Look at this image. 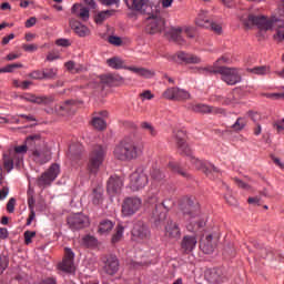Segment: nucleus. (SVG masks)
<instances>
[{
  "label": "nucleus",
  "instance_id": "41",
  "mask_svg": "<svg viewBox=\"0 0 284 284\" xmlns=\"http://www.w3.org/2000/svg\"><path fill=\"white\" fill-rule=\"evenodd\" d=\"M92 125L93 128H95V130H105L108 124L105 123V120H103V118L95 116L92 120Z\"/></svg>",
  "mask_w": 284,
  "mask_h": 284
},
{
  "label": "nucleus",
  "instance_id": "6",
  "mask_svg": "<svg viewBox=\"0 0 284 284\" xmlns=\"http://www.w3.org/2000/svg\"><path fill=\"white\" fill-rule=\"evenodd\" d=\"M148 183H150V179L148 178V169H145V166H138L130 175L131 190H133V192H139V190H143Z\"/></svg>",
  "mask_w": 284,
  "mask_h": 284
},
{
  "label": "nucleus",
  "instance_id": "17",
  "mask_svg": "<svg viewBox=\"0 0 284 284\" xmlns=\"http://www.w3.org/2000/svg\"><path fill=\"white\" fill-rule=\"evenodd\" d=\"M165 27V22L161 17L152 16L148 18V26L146 30L149 34H156L159 32L163 31V28Z\"/></svg>",
  "mask_w": 284,
  "mask_h": 284
},
{
  "label": "nucleus",
  "instance_id": "26",
  "mask_svg": "<svg viewBox=\"0 0 284 284\" xmlns=\"http://www.w3.org/2000/svg\"><path fill=\"white\" fill-rule=\"evenodd\" d=\"M24 100L29 101V103H37L38 105H50V103H54V97H37L33 94L24 95Z\"/></svg>",
  "mask_w": 284,
  "mask_h": 284
},
{
  "label": "nucleus",
  "instance_id": "1",
  "mask_svg": "<svg viewBox=\"0 0 284 284\" xmlns=\"http://www.w3.org/2000/svg\"><path fill=\"white\" fill-rule=\"evenodd\" d=\"M239 19L248 30H252L254 26L261 32L274 30V41H277V43L284 41V21L276 17L267 18V16L261 13V8L256 6H252L247 11L240 14Z\"/></svg>",
  "mask_w": 284,
  "mask_h": 284
},
{
  "label": "nucleus",
  "instance_id": "56",
  "mask_svg": "<svg viewBox=\"0 0 284 284\" xmlns=\"http://www.w3.org/2000/svg\"><path fill=\"white\" fill-rule=\"evenodd\" d=\"M22 49L26 52H37V50H39V45H37V44H23Z\"/></svg>",
  "mask_w": 284,
  "mask_h": 284
},
{
  "label": "nucleus",
  "instance_id": "27",
  "mask_svg": "<svg viewBox=\"0 0 284 284\" xmlns=\"http://www.w3.org/2000/svg\"><path fill=\"white\" fill-rule=\"evenodd\" d=\"M71 13L75 14V17L81 18L82 21H89L90 20V9L87 7H83L82 4L75 3L71 8Z\"/></svg>",
  "mask_w": 284,
  "mask_h": 284
},
{
  "label": "nucleus",
  "instance_id": "40",
  "mask_svg": "<svg viewBox=\"0 0 284 284\" xmlns=\"http://www.w3.org/2000/svg\"><path fill=\"white\" fill-rule=\"evenodd\" d=\"M141 128L144 130V132H146V134H150V136H156V134H159L156 128H154V125H152L150 122H142Z\"/></svg>",
  "mask_w": 284,
  "mask_h": 284
},
{
  "label": "nucleus",
  "instance_id": "50",
  "mask_svg": "<svg viewBox=\"0 0 284 284\" xmlns=\"http://www.w3.org/2000/svg\"><path fill=\"white\" fill-rule=\"evenodd\" d=\"M18 68H23V64L22 63L8 64L3 67V71L4 73L14 72V70H17Z\"/></svg>",
  "mask_w": 284,
  "mask_h": 284
},
{
  "label": "nucleus",
  "instance_id": "23",
  "mask_svg": "<svg viewBox=\"0 0 284 284\" xmlns=\"http://www.w3.org/2000/svg\"><path fill=\"white\" fill-rule=\"evenodd\" d=\"M165 236L174 241L181 239V229L176 222L170 220L165 226Z\"/></svg>",
  "mask_w": 284,
  "mask_h": 284
},
{
  "label": "nucleus",
  "instance_id": "16",
  "mask_svg": "<svg viewBox=\"0 0 284 284\" xmlns=\"http://www.w3.org/2000/svg\"><path fill=\"white\" fill-rule=\"evenodd\" d=\"M204 278L211 284L223 283L225 281V273L221 268H207L204 273Z\"/></svg>",
  "mask_w": 284,
  "mask_h": 284
},
{
  "label": "nucleus",
  "instance_id": "37",
  "mask_svg": "<svg viewBox=\"0 0 284 284\" xmlns=\"http://www.w3.org/2000/svg\"><path fill=\"white\" fill-rule=\"evenodd\" d=\"M125 232V226L123 224H119L115 227V233L112 235L111 243L115 245V243H119L121 239H123V234Z\"/></svg>",
  "mask_w": 284,
  "mask_h": 284
},
{
  "label": "nucleus",
  "instance_id": "44",
  "mask_svg": "<svg viewBox=\"0 0 284 284\" xmlns=\"http://www.w3.org/2000/svg\"><path fill=\"white\" fill-rule=\"evenodd\" d=\"M82 243L84 245H87V247H92L94 245H97V237L92 236V235H85L83 239H82Z\"/></svg>",
  "mask_w": 284,
  "mask_h": 284
},
{
  "label": "nucleus",
  "instance_id": "30",
  "mask_svg": "<svg viewBox=\"0 0 284 284\" xmlns=\"http://www.w3.org/2000/svg\"><path fill=\"white\" fill-rule=\"evenodd\" d=\"M176 57L180 61H183L184 63H201V58L192 53L180 51L176 53Z\"/></svg>",
  "mask_w": 284,
  "mask_h": 284
},
{
  "label": "nucleus",
  "instance_id": "58",
  "mask_svg": "<svg viewBox=\"0 0 284 284\" xmlns=\"http://www.w3.org/2000/svg\"><path fill=\"white\" fill-rule=\"evenodd\" d=\"M209 28L216 32V34H221V32H223V28L221 27V24L215 22H211V26Z\"/></svg>",
  "mask_w": 284,
  "mask_h": 284
},
{
  "label": "nucleus",
  "instance_id": "2",
  "mask_svg": "<svg viewBox=\"0 0 284 284\" xmlns=\"http://www.w3.org/2000/svg\"><path fill=\"white\" fill-rule=\"evenodd\" d=\"M141 154H143V145L130 139L122 140L113 149V156L118 161H134Z\"/></svg>",
  "mask_w": 284,
  "mask_h": 284
},
{
  "label": "nucleus",
  "instance_id": "62",
  "mask_svg": "<svg viewBox=\"0 0 284 284\" xmlns=\"http://www.w3.org/2000/svg\"><path fill=\"white\" fill-rule=\"evenodd\" d=\"M57 45H60L61 48H68L70 45V40L68 39H59L57 40Z\"/></svg>",
  "mask_w": 284,
  "mask_h": 284
},
{
  "label": "nucleus",
  "instance_id": "49",
  "mask_svg": "<svg viewBox=\"0 0 284 284\" xmlns=\"http://www.w3.org/2000/svg\"><path fill=\"white\" fill-rule=\"evenodd\" d=\"M245 128V122H243V118H239L234 124H232V129L236 132H240V130H243Z\"/></svg>",
  "mask_w": 284,
  "mask_h": 284
},
{
  "label": "nucleus",
  "instance_id": "5",
  "mask_svg": "<svg viewBox=\"0 0 284 284\" xmlns=\"http://www.w3.org/2000/svg\"><path fill=\"white\" fill-rule=\"evenodd\" d=\"M174 140L180 152H182V154H185V156L189 158V161L192 163V165H194L196 170H203V171L206 170L207 163L192 155V149L190 148V145H187V143H185V140L183 139V131H179L174 135Z\"/></svg>",
  "mask_w": 284,
  "mask_h": 284
},
{
  "label": "nucleus",
  "instance_id": "19",
  "mask_svg": "<svg viewBox=\"0 0 284 284\" xmlns=\"http://www.w3.org/2000/svg\"><path fill=\"white\" fill-rule=\"evenodd\" d=\"M30 152L33 161L40 165L48 163L52 159V153L48 149H33Z\"/></svg>",
  "mask_w": 284,
  "mask_h": 284
},
{
  "label": "nucleus",
  "instance_id": "33",
  "mask_svg": "<svg viewBox=\"0 0 284 284\" xmlns=\"http://www.w3.org/2000/svg\"><path fill=\"white\" fill-rule=\"evenodd\" d=\"M106 64L109 68H112L113 70H125V61L119 57H113L106 60Z\"/></svg>",
  "mask_w": 284,
  "mask_h": 284
},
{
  "label": "nucleus",
  "instance_id": "46",
  "mask_svg": "<svg viewBox=\"0 0 284 284\" xmlns=\"http://www.w3.org/2000/svg\"><path fill=\"white\" fill-rule=\"evenodd\" d=\"M151 178L153 179V181H163V179H165V174H163L161 170L155 169L152 171Z\"/></svg>",
  "mask_w": 284,
  "mask_h": 284
},
{
  "label": "nucleus",
  "instance_id": "25",
  "mask_svg": "<svg viewBox=\"0 0 284 284\" xmlns=\"http://www.w3.org/2000/svg\"><path fill=\"white\" fill-rule=\"evenodd\" d=\"M121 187H123V180L116 175H112L106 184L109 194H116L118 192H121Z\"/></svg>",
  "mask_w": 284,
  "mask_h": 284
},
{
  "label": "nucleus",
  "instance_id": "51",
  "mask_svg": "<svg viewBox=\"0 0 284 284\" xmlns=\"http://www.w3.org/2000/svg\"><path fill=\"white\" fill-rule=\"evenodd\" d=\"M109 12L110 11H102V12L98 13L95 17V23H98V26H101V23H103L104 19H106Z\"/></svg>",
  "mask_w": 284,
  "mask_h": 284
},
{
  "label": "nucleus",
  "instance_id": "57",
  "mask_svg": "<svg viewBox=\"0 0 284 284\" xmlns=\"http://www.w3.org/2000/svg\"><path fill=\"white\" fill-rule=\"evenodd\" d=\"M17 204V200H14L13 197H11L7 204V210L10 214H12V212H14V205Z\"/></svg>",
  "mask_w": 284,
  "mask_h": 284
},
{
  "label": "nucleus",
  "instance_id": "14",
  "mask_svg": "<svg viewBox=\"0 0 284 284\" xmlns=\"http://www.w3.org/2000/svg\"><path fill=\"white\" fill-rule=\"evenodd\" d=\"M131 234L133 241H138V243H141L150 239V229L143 222H138L134 224Z\"/></svg>",
  "mask_w": 284,
  "mask_h": 284
},
{
  "label": "nucleus",
  "instance_id": "53",
  "mask_svg": "<svg viewBox=\"0 0 284 284\" xmlns=\"http://www.w3.org/2000/svg\"><path fill=\"white\" fill-rule=\"evenodd\" d=\"M29 77L31 79H36V80H43L44 79V74H43V70L40 71V70H36V71H32Z\"/></svg>",
  "mask_w": 284,
  "mask_h": 284
},
{
  "label": "nucleus",
  "instance_id": "28",
  "mask_svg": "<svg viewBox=\"0 0 284 284\" xmlns=\"http://www.w3.org/2000/svg\"><path fill=\"white\" fill-rule=\"evenodd\" d=\"M196 243H199L196 240V235H186L182 240V250H184L186 254H190V252H192L196 247Z\"/></svg>",
  "mask_w": 284,
  "mask_h": 284
},
{
  "label": "nucleus",
  "instance_id": "12",
  "mask_svg": "<svg viewBox=\"0 0 284 284\" xmlns=\"http://www.w3.org/2000/svg\"><path fill=\"white\" fill-rule=\"evenodd\" d=\"M79 108V104L75 101L68 100L64 103H60L55 105L54 109L50 108L47 109L48 114H61L62 116H65V114H74L77 112V109Z\"/></svg>",
  "mask_w": 284,
  "mask_h": 284
},
{
  "label": "nucleus",
  "instance_id": "11",
  "mask_svg": "<svg viewBox=\"0 0 284 284\" xmlns=\"http://www.w3.org/2000/svg\"><path fill=\"white\" fill-rule=\"evenodd\" d=\"M60 172L61 166H59V164H52L49 170L42 173V175L37 180V185L43 189L52 185V183L57 181V176H59Z\"/></svg>",
  "mask_w": 284,
  "mask_h": 284
},
{
  "label": "nucleus",
  "instance_id": "59",
  "mask_svg": "<svg viewBox=\"0 0 284 284\" xmlns=\"http://www.w3.org/2000/svg\"><path fill=\"white\" fill-rule=\"evenodd\" d=\"M141 97L143 101H151V99H154V94H152L151 91H144L141 93Z\"/></svg>",
  "mask_w": 284,
  "mask_h": 284
},
{
  "label": "nucleus",
  "instance_id": "63",
  "mask_svg": "<svg viewBox=\"0 0 284 284\" xmlns=\"http://www.w3.org/2000/svg\"><path fill=\"white\" fill-rule=\"evenodd\" d=\"M8 194H10V189L2 187L0 190V201H3V199H6L8 196Z\"/></svg>",
  "mask_w": 284,
  "mask_h": 284
},
{
  "label": "nucleus",
  "instance_id": "48",
  "mask_svg": "<svg viewBox=\"0 0 284 284\" xmlns=\"http://www.w3.org/2000/svg\"><path fill=\"white\" fill-rule=\"evenodd\" d=\"M169 168H171V170H173V172H178V174H181L182 176H187V173L181 171V166H179V164H176V162H170Z\"/></svg>",
  "mask_w": 284,
  "mask_h": 284
},
{
  "label": "nucleus",
  "instance_id": "8",
  "mask_svg": "<svg viewBox=\"0 0 284 284\" xmlns=\"http://www.w3.org/2000/svg\"><path fill=\"white\" fill-rule=\"evenodd\" d=\"M103 161H105V148L99 145L93 149L89 156L88 170L90 174H98Z\"/></svg>",
  "mask_w": 284,
  "mask_h": 284
},
{
  "label": "nucleus",
  "instance_id": "21",
  "mask_svg": "<svg viewBox=\"0 0 284 284\" xmlns=\"http://www.w3.org/2000/svg\"><path fill=\"white\" fill-rule=\"evenodd\" d=\"M69 26L78 37H90V28H88L85 24L81 23L79 20L71 19L69 21Z\"/></svg>",
  "mask_w": 284,
  "mask_h": 284
},
{
  "label": "nucleus",
  "instance_id": "24",
  "mask_svg": "<svg viewBox=\"0 0 284 284\" xmlns=\"http://www.w3.org/2000/svg\"><path fill=\"white\" fill-rule=\"evenodd\" d=\"M172 34H175L174 39H176L178 41H183L182 34H186L189 39H194L196 37V31H194L190 27H179L172 29Z\"/></svg>",
  "mask_w": 284,
  "mask_h": 284
},
{
  "label": "nucleus",
  "instance_id": "7",
  "mask_svg": "<svg viewBox=\"0 0 284 284\" xmlns=\"http://www.w3.org/2000/svg\"><path fill=\"white\" fill-rule=\"evenodd\" d=\"M203 71L219 72V74H221L222 81H224V83H226L227 85H236V83H241V81H243V78H241V73H239V70L234 68L221 67L217 71L204 68Z\"/></svg>",
  "mask_w": 284,
  "mask_h": 284
},
{
  "label": "nucleus",
  "instance_id": "34",
  "mask_svg": "<svg viewBox=\"0 0 284 284\" xmlns=\"http://www.w3.org/2000/svg\"><path fill=\"white\" fill-rule=\"evenodd\" d=\"M112 230H114V222L110 220H103L100 222L98 232L99 234L105 235V234H110Z\"/></svg>",
  "mask_w": 284,
  "mask_h": 284
},
{
  "label": "nucleus",
  "instance_id": "42",
  "mask_svg": "<svg viewBox=\"0 0 284 284\" xmlns=\"http://www.w3.org/2000/svg\"><path fill=\"white\" fill-rule=\"evenodd\" d=\"M59 70L57 68H47L43 69L44 79L50 80L57 77Z\"/></svg>",
  "mask_w": 284,
  "mask_h": 284
},
{
  "label": "nucleus",
  "instance_id": "20",
  "mask_svg": "<svg viewBox=\"0 0 284 284\" xmlns=\"http://www.w3.org/2000/svg\"><path fill=\"white\" fill-rule=\"evenodd\" d=\"M99 81L110 88H116L123 83V77L116 74H104L99 77Z\"/></svg>",
  "mask_w": 284,
  "mask_h": 284
},
{
  "label": "nucleus",
  "instance_id": "15",
  "mask_svg": "<svg viewBox=\"0 0 284 284\" xmlns=\"http://www.w3.org/2000/svg\"><path fill=\"white\" fill-rule=\"evenodd\" d=\"M68 225L71 230H82V227L90 225V217L83 213H74L68 217Z\"/></svg>",
  "mask_w": 284,
  "mask_h": 284
},
{
  "label": "nucleus",
  "instance_id": "61",
  "mask_svg": "<svg viewBox=\"0 0 284 284\" xmlns=\"http://www.w3.org/2000/svg\"><path fill=\"white\" fill-rule=\"evenodd\" d=\"M26 28H32L34 26H37V18L31 17L29 18L26 23H24Z\"/></svg>",
  "mask_w": 284,
  "mask_h": 284
},
{
  "label": "nucleus",
  "instance_id": "39",
  "mask_svg": "<svg viewBox=\"0 0 284 284\" xmlns=\"http://www.w3.org/2000/svg\"><path fill=\"white\" fill-rule=\"evenodd\" d=\"M64 65H65L67 70H69V72H72L73 74L83 72V70H85V68H83V65L77 64V63H74V61H69Z\"/></svg>",
  "mask_w": 284,
  "mask_h": 284
},
{
  "label": "nucleus",
  "instance_id": "38",
  "mask_svg": "<svg viewBox=\"0 0 284 284\" xmlns=\"http://www.w3.org/2000/svg\"><path fill=\"white\" fill-rule=\"evenodd\" d=\"M247 72H251V74H257L258 77H265V74H270V67L262 65V67H255L247 69Z\"/></svg>",
  "mask_w": 284,
  "mask_h": 284
},
{
  "label": "nucleus",
  "instance_id": "60",
  "mask_svg": "<svg viewBox=\"0 0 284 284\" xmlns=\"http://www.w3.org/2000/svg\"><path fill=\"white\" fill-rule=\"evenodd\" d=\"M274 128H276L277 132H284V118L275 122Z\"/></svg>",
  "mask_w": 284,
  "mask_h": 284
},
{
  "label": "nucleus",
  "instance_id": "22",
  "mask_svg": "<svg viewBox=\"0 0 284 284\" xmlns=\"http://www.w3.org/2000/svg\"><path fill=\"white\" fill-rule=\"evenodd\" d=\"M103 270L109 276H114L119 272V258L114 255L106 257Z\"/></svg>",
  "mask_w": 284,
  "mask_h": 284
},
{
  "label": "nucleus",
  "instance_id": "9",
  "mask_svg": "<svg viewBox=\"0 0 284 284\" xmlns=\"http://www.w3.org/2000/svg\"><path fill=\"white\" fill-rule=\"evenodd\" d=\"M143 205V201L141 197L131 196L124 199L122 203V216L124 219H130V216H134L139 210H141Z\"/></svg>",
  "mask_w": 284,
  "mask_h": 284
},
{
  "label": "nucleus",
  "instance_id": "52",
  "mask_svg": "<svg viewBox=\"0 0 284 284\" xmlns=\"http://www.w3.org/2000/svg\"><path fill=\"white\" fill-rule=\"evenodd\" d=\"M162 206L164 207V210H166L165 212H170V210H172V207H174V200L172 199H166L162 202Z\"/></svg>",
  "mask_w": 284,
  "mask_h": 284
},
{
  "label": "nucleus",
  "instance_id": "43",
  "mask_svg": "<svg viewBox=\"0 0 284 284\" xmlns=\"http://www.w3.org/2000/svg\"><path fill=\"white\" fill-rule=\"evenodd\" d=\"M194 112H201L202 114H207V112H212V108L206 104H195L193 106Z\"/></svg>",
  "mask_w": 284,
  "mask_h": 284
},
{
  "label": "nucleus",
  "instance_id": "55",
  "mask_svg": "<svg viewBox=\"0 0 284 284\" xmlns=\"http://www.w3.org/2000/svg\"><path fill=\"white\" fill-rule=\"evenodd\" d=\"M109 43H111L112 45H121V43H123V41L121 40V38L116 37V36H111L108 38Z\"/></svg>",
  "mask_w": 284,
  "mask_h": 284
},
{
  "label": "nucleus",
  "instance_id": "3",
  "mask_svg": "<svg viewBox=\"0 0 284 284\" xmlns=\"http://www.w3.org/2000/svg\"><path fill=\"white\" fill-rule=\"evenodd\" d=\"M180 210L184 216V219L190 223L186 225V229L189 232H196V230H201V227H205V222L201 220V216H199V210L192 205V203L186 202L180 204ZM192 225L194 227H192Z\"/></svg>",
  "mask_w": 284,
  "mask_h": 284
},
{
  "label": "nucleus",
  "instance_id": "32",
  "mask_svg": "<svg viewBox=\"0 0 284 284\" xmlns=\"http://www.w3.org/2000/svg\"><path fill=\"white\" fill-rule=\"evenodd\" d=\"M195 23L199 28H210L212 26V21L207 18V11L201 10L195 19Z\"/></svg>",
  "mask_w": 284,
  "mask_h": 284
},
{
  "label": "nucleus",
  "instance_id": "4",
  "mask_svg": "<svg viewBox=\"0 0 284 284\" xmlns=\"http://www.w3.org/2000/svg\"><path fill=\"white\" fill-rule=\"evenodd\" d=\"M146 203H149V205H155V210L152 214V219L155 225L165 223V220L168 219V212H163L161 210V204H156L159 203V186H155L154 182H152L151 187L146 193Z\"/></svg>",
  "mask_w": 284,
  "mask_h": 284
},
{
  "label": "nucleus",
  "instance_id": "47",
  "mask_svg": "<svg viewBox=\"0 0 284 284\" xmlns=\"http://www.w3.org/2000/svg\"><path fill=\"white\" fill-rule=\"evenodd\" d=\"M37 236V232L34 231H26L24 232V243L26 245H30L32 243V239Z\"/></svg>",
  "mask_w": 284,
  "mask_h": 284
},
{
  "label": "nucleus",
  "instance_id": "31",
  "mask_svg": "<svg viewBox=\"0 0 284 284\" xmlns=\"http://www.w3.org/2000/svg\"><path fill=\"white\" fill-rule=\"evenodd\" d=\"M212 241V235H206L204 240H201L200 250H202L204 254H212V252H214V243Z\"/></svg>",
  "mask_w": 284,
  "mask_h": 284
},
{
  "label": "nucleus",
  "instance_id": "18",
  "mask_svg": "<svg viewBox=\"0 0 284 284\" xmlns=\"http://www.w3.org/2000/svg\"><path fill=\"white\" fill-rule=\"evenodd\" d=\"M59 268L69 274L74 272V252H72V248H65V255L62 263L59 264Z\"/></svg>",
  "mask_w": 284,
  "mask_h": 284
},
{
  "label": "nucleus",
  "instance_id": "13",
  "mask_svg": "<svg viewBox=\"0 0 284 284\" xmlns=\"http://www.w3.org/2000/svg\"><path fill=\"white\" fill-rule=\"evenodd\" d=\"M163 97L169 101H187L192 95L185 89L169 88L163 92Z\"/></svg>",
  "mask_w": 284,
  "mask_h": 284
},
{
  "label": "nucleus",
  "instance_id": "35",
  "mask_svg": "<svg viewBox=\"0 0 284 284\" xmlns=\"http://www.w3.org/2000/svg\"><path fill=\"white\" fill-rule=\"evenodd\" d=\"M14 166H17V159H14V155L12 153L4 154L3 155V168L7 170V172H10L11 170H14Z\"/></svg>",
  "mask_w": 284,
  "mask_h": 284
},
{
  "label": "nucleus",
  "instance_id": "29",
  "mask_svg": "<svg viewBox=\"0 0 284 284\" xmlns=\"http://www.w3.org/2000/svg\"><path fill=\"white\" fill-rule=\"evenodd\" d=\"M103 186L98 185L93 189L92 193L90 194L89 199L93 205H101L103 203Z\"/></svg>",
  "mask_w": 284,
  "mask_h": 284
},
{
  "label": "nucleus",
  "instance_id": "64",
  "mask_svg": "<svg viewBox=\"0 0 284 284\" xmlns=\"http://www.w3.org/2000/svg\"><path fill=\"white\" fill-rule=\"evenodd\" d=\"M226 203H229V205H239V201L232 195L226 196Z\"/></svg>",
  "mask_w": 284,
  "mask_h": 284
},
{
  "label": "nucleus",
  "instance_id": "36",
  "mask_svg": "<svg viewBox=\"0 0 284 284\" xmlns=\"http://www.w3.org/2000/svg\"><path fill=\"white\" fill-rule=\"evenodd\" d=\"M150 0H132V7L133 10H136L138 12H143L145 14V12H148V8Z\"/></svg>",
  "mask_w": 284,
  "mask_h": 284
},
{
  "label": "nucleus",
  "instance_id": "10",
  "mask_svg": "<svg viewBox=\"0 0 284 284\" xmlns=\"http://www.w3.org/2000/svg\"><path fill=\"white\" fill-rule=\"evenodd\" d=\"M41 139L40 135H31L29 138H27V141L24 144L14 146L13 149V153H11L13 155V159H16V168H21V165H23V156H26V154H28V148H30V145H32L33 141H39Z\"/></svg>",
  "mask_w": 284,
  "mask_h": 284
},
{
  "label": "nucleus",
  "instance_id": "45",
  "mask_svg": "<svg viewBox=\"0 0 284 284\" xmlns=\"http://www.w3.org/2000/svg\"><path fill=\"white\" fill-rule=\"evenodd\" d=\"M154 74H155L154 71L150 69L140 68V73L138 74V77H143V79H152Z\"/></svg>",
  "mask_w": 284,
  "mask_h": 284
},
{
  "label": "nucleus",
  "instance_id": "54",
  "mask_svg": "<svg viewBox=\"0 0 284 284\" xmlns=\"http://www.w3.org/2000/svg\"><path fill=\"white\" fill-rule=\"evenodd\" d=\"M234 182L237 185V187H241L242 190H251L250 184L245 183L243 180L239 178H235Z\"/></svg>",
  "mask_w": 284,
  "mask_h": 284
}]
</instances>
